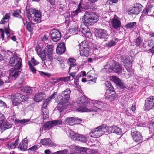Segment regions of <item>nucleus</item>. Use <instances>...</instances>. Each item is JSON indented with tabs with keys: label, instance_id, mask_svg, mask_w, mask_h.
I'll return each mask as SVG.
<instances>
[{
	"label": "nucleus",
	"instance_id": "obj_1",
	"mask_svg": "<svg viewBox=\"0 0 154 154\" xmlns=\"http://www.w3.org/2000/svg\"><path fill=\"white\" fill-rule=\"evenodd\" d=\"M27 16L30 21L37 23L41 22V12L35 9L31 8L27 11Z\"/></svg>",
	"mask_w": 154,
	"mask_h": 154
},
{
	"label": "nucleus",
	"instance_id": "obj_2",
	"mask_svg": "<svg viewBox=\"0 0 154 154\" xmlns=\"http://www.w3.org/2000/svg\"><path fill=\"white\" fill-rule=\"evenodd\" d=\"M54 46L52 45H47L46 47L42 51L41 59L44 61L45 64V60L49 61L53 60Z\"/></svg>",
	"mask_w": 154,
	"mask_h": 154
},
{
	"label": "nucleus",
	"instance_id": "obj_3",
	"mask_svg": "<svg viewBox=\"0 0 154 154\" xmlns=\"http://www.w3.org/2000/svg\"><path fill=\"white\" fill-rule=\"evenodd\" d=\"M84 23L86 26L92 25L98 20V17L95 13L86 12L84 15Z\"/></svg>",
	"mask_w": 154,
	"mask_h": 154
},
{
	"label": "nucleus",
	"instance_id": "obj_4",
	"mask_svg": "<svg viewBox=\"0 0 154 154\" xmlns=\"http://www.w3.org/2000/svg\"><path fill=\"white\" fill-rule=\"evenodd\" d=\"M106 125H103L93 129L90 133V136L93 137H100L106 132Z\"/></svg>",
	"mask_w": 154,
	"mask_h": 154
},
{
	"label": "nucleus",
	"instance_id": "obj_5",
	"mask_svg": "<svg viewBox=\"0 0 154 154\" xmlns=\"http://www.w3.org/2000/svg\"><path fill=\"white\" fill-rule=\"evenodd\" d=\"M27 99V97L25 95L19 93H17L11 95V100L13 105L17 106L21 102H24Z\"/></svg>",
	"mask_w": 154,
	"mask_h": 154
},
{
	"label": "nucleus",
	"instance_id": "obj_6",
	"mask_svg": "<svg viewBox=\"0 0 154 154\" xmlns=\"http://www.w3.org/2000/svg\"><path fill=\"white\" fill-rule=\"evenodd\" d=\"M131 134L133 140L137 144L142 143L143 141V138L141 133L137 131L136 129L133 128L131 129Z\"/></svg>",
	"mask_w": 154,
	"mask_h": 154
},
{
	"label": "nucleus",
	"instance_id": "obj_7",
	"mask_svg": "<svg viewBox=\"0 0 154 154\" xmlns=\"http://www.w3.org/2000/svg\"><path fill=\"white\" fill-rule=\"evenodd\" d=\"M71 91L69 88H67L59 94L57 99L61 100L62 102L67 103L69 100Z\"/></svg>",
	"mask_w": 154,
	"mask_h": 154
},
{
	"label": "nucleus",
	"instance_id": "obj_8",
	"mask_svg": "<svg viewBox=\"0 0 154 154\" xmlns=\"http://www.w3.org/2000/svg\"><path fill=\"white\" fill-rule=\"evenodd\" d=\"M81 47L80 50L81 56L88 57L90 53V49L88 42L84 41L82 42Z\"/></svg>",
	"mask_w": 154,
	"mask_h": 154
},
{
	"label": "nucleus",
	"instance_id": "obj_9",
	"mask_svg": "<svg viewBox=\"0 0 154 154\" xmlns=\"http://www.w3.org/2000/svg\"><path fill=\"white\" fill-rule=\"evenodd\" d=\"M21 61L20 58L14 55L11 58L9 63L11 66H15L14 68H17L18 69H20L22 66Z\"/></svg>",
	"mask_w": 154,
	"mask_h": 154
},
{
	"label": "nucleus",
	"instance_id": "obj_10",
	"mask_svg": "<svg viewBox=\"0 0 154 154\" xmlns=\"http://www.w3.org/2000/svg\"><path fill=\"white\" fill-rule=\"evenodd\" d=\"M77 105L80 108L85 109L90 104L87 98L84 96L79 97L76 102Z\"/></svg>",
	"mask_w": 154,
	"mask_h": 154
},
{
	"label": "nucleus",
	"instance_id": "obj_11",
	"mask_svg": "<svg viewBox=\"0 0 154 154\" xmlns=\"http://www.w3.org/2000/svg\"><path fill=\"white\" fill-rule=\"evenodd\" d=\"M91 105L93 107L91 109L90 111L97 112V110L104 106V103L98 100H92L91 102Z\"/></svg>",
	"mask_w": 154,
	"mask_h": 154
},
{
	"label": "nucleus",
	"instance_id": "obj_12",
	"mask_svg": "<svg viewBox=\"0 0 154 154\" xmlns=\"http://www.w3.org/2000/svg\"><path fill=\"white\" fill-rule=\"evenodd\" d=\"M143 6L140 3H136L134 6L130 8L129 14H137L141 11Z\"/></svg>",
	"mask_w": 154,
	"mask_h": 154
},
{
	"label": "nucleus",
	"instance_id": "obj_13",
	"mask_svg": "<svg viewBox=\"0 0 154 154\" xmlns=\"http://www.w3.org/2000/svg\"><path fill=\"white\" fill-rule=\"evenodd\" d=\"M65 120L66 124L71 126L75 124L82 122V121L81 119L74 117L66 118Z\"/></svg>",
	"mask_w": 154,
	"mask_h": 154
},
{
	"label": "nucleus",
	"instance_id": "obj_14",
	"mask_svg": "<svg viewBox=\"0 0 154 154\" xmlns=\"http://www.w3.org/2000/svg\"><path fill=\"white\" fill-rule=\"evenodd\" d=\"M51 38L52 41L57 42L59 41L61 38V33L57 29H53L51 31Z\"/></svg>",
	"mask_w": 154,
	"mask_h": 154
},
{
	"label": "nucleus",
	"instance_id": "obj_15",
	"mask_svg": "<svg viewBox=\"0 0 154 154\" xmlns=\"http://www.w3.org/2000/svg\"><path fill=\"white\" fill-rule=\"evenodd\" d=\"M145 107L148 110L153 108L154 107V96H150L147 98L145 101Z\"/></svg>",
	"mask_w": 154,
	"mask_h": 154
},
{
	"label": "nucleus",
	"instance_id": "obj_16",
	"mask_svg": "<svg viewBox=\"0 0 154 154\" xmlns=\"http://www.w3.org/2000/svg\"><path fill=\"white\" fill-rule=\"evenodd\" d=\"M106 132L108 133H115L119 134L121 133V130L120 128L116 126H112L107 127L106 125Z\"/></svg>",
	"mask_w": 154,
	"mask_h": 154
},
{
	"label": "nucleus",
	"instance_id": "obj_17",
	"mask_svg": "<svg viewBox=\"0 0 154 154\" xmlns=\"http://www.w3.org/2000/svg\"><path fill=\"white\" fill-rule=\"evenodd\" d=\"M111 80L116 83L117 86L121 89H123L126 87L125 86L122 82L121 80L116 76H112L111 77Z\"/></svg>",
	"mask_w": 154,
	"mask_h": 154
},
{
	"label": "nucleus",
	"instance_id": "obj_18",
	"mask_svg": "<svg viewBox=\"0 0 154 154\" xmlns=\"http://www.w3.org/2000/svg\"><path fill=\"white\" fill-rule=\"evenodd\" d=\"M97 37L100 39H106L108 38V34L107 31L102 29H99L97 32Z\"/></svg>",
	"mask_w": 154,
	"mask_h": 154
},
{
	"label": "nucleus",
	"instance_id": "obj_19",
	"mask_svg": "<svg viewBox=\"0 0 154 154\" xmlns=\"http://www.w3.org/2000/svg\"><path fill=\"white\" fill-rule=\"evenodd\" d=\"M17 68H11L9 71V75L13 80L15 79L19 75L20 71Z\"/></svg>",
	"mask_w": 154,
	"mask_h": 154
},
{
	"label": "nucleus",
	"instance_id": "obj_20",
	"mask_svg": "<svg viewBox=\"0 0 154 154\" xmlns=\"http://www.w3.org/2000/svg\"><path fill=\"white\" fill-rule=\"evenodd\" d=\"M66 50L65 44L63 42H61L58 44L56 51L58 54H61L65 52Z\"/></svg>",
	"mask_w": 154,
	"mask_h": 154
},
{
	"label": "nucleus",
	"instance_id": "obj_21",
	"mask_svg": "<svg viewBox=\"0 0 154 154\" xmlns=\"http://www.w3.org/2000/svg\"><path fill=\"white\" fill-rule=\"evenodd\" d=\"M2 121V122L0 123V129L2 133L5 130L10 128L11 127V125L8 122Z\"/></svg>",
	"mask_w": 154,
	"mask_h": 154
},
{
	"label": "nucleus",
	"instance_id": "obj_22",
	"mask_svg": "<svg viewBox=\"0 0 154 154\" xmlns=\"http://www.w3.org/2000/svg\"><path fill=\"white\" fill-rule=\"evenodd\" d=\"M122 67L118 63L114 61L113 72L119 75L122 72Z\"/></svg>",
	"mask_w": 154,
	"mask_h": 154
},
{
	"label": "nucleus",
	"instance_id": "obj_23",
	"mask_svg": "<svg viewBox=\"0 0 154 154\" xmlns=\"http://www.w3.org/2000/svg\"><path fill=\"white\" fill-rule=\"evenodd\" d=\"M46 97L45 94L43 92H40L36 94L34 97V100L36 102H39Z\"/></svg>",
	"mask_w": 154,
	"mask_h": 154
},
{
	"label": "nucleus",
	"instance_id": "obj_24",
	"mask_svg": "<svg viewBox=\"0 0 154 154\" xmlns=\"http://www.w3.org/2000/svg\"><path fill=\"white\" fill-rule=\"evenodd\" d=\"M112 27L115 29H117L122 26L120 21L117 18H114L112 21Z\"/></svg>",
	"mask_w": 154,
	"mask_h": 154
},
{
	"label": "nucleus",
	"instance_id": "obj_25",
	"mask_svg": "<svg viewBox=\"0 0 154 154\" xmlns=\"http://www.w3.org/2000/svg\"><path fill=\"white\" fill-rule=\"evenodd\" d=\"M28 142L26 138H25L20 144L18 148L21 150L25 151L27 149Z\"/></svg>",
	"mask_w": 154,
	"mask_h": 154
},
{
	"label": "nucleus",
	"instance_id": "obj_26",
	"mask_svg": "<svg viewBox=\"0 0 154 154\" xmlns=\"http://www.w3.org/2000/svg\"><path fill=\"white\" fill-rule=\"evenodd\" d=\"M114 61H112L105 66L104 69L108 72H111L113 71Z\"/></svg>",
	"mask_w": 154,
	"mask_h": 154
},
{
	"label": "nucleus",
	"instance_id": "obj_27",
	"mask_svg": "<svg viewBox=\"0 0 154 154\" xmlns=\"http://www.w3.org/2000/svg\"><path fill=\"white\" fill-rule=\"evenodd\" d=\"M9 78L7 76H3V72L0 71V85H3L4 82H9Z\"/></svg>",
	"mask_w": 154,
	"mask_h": 154
},
{
	"label": "nucleus",
	"instance_id": "obj_28",
	"mask_svg": "<svg viewBox=\"0 0 154 154\" xmlns=\"http://www.w3.org/2000/svg\"><path fill=\"white\" fill-rule=\"evenodd\" d=\"M41 143L43 145L52 146H55V144H53L52 141L49 138L43 139L41 140Z\"/></svg>",
	"mask_w": 154,
	"mask_h": 154
},
{
	"label": "nucleus",
	"instance_id": "obj_29",
	"mask_svg": "<svg viewBox=\"0 0 154 154\" xmlns=\"http://www.w3.org/2000/svg\"><path fill=\"white\" fill-rule=\"evenodd\" d=\"M54 126L52 121H48L44 124L43 126L41 127L40 129H42V130H44V131L48 130Z\"/></svg>",
	"mask_w": 154,
	"mask_h": 154
},
{
	"label": "nucleus",
	"instance_id": "obj_30",
	"mask_svg": "<svg viewBox=\"0 0 154 154\" xmlns=\"http://www.w3.org/2000/svg\"><path fill=\"white\" fill-rule=\"evenodd\" d=\"M135 105L133 104L131 108H127L125 111V113L128 116H130L135 113Z\"/></svg>",
	"mask_w": 154,
	"mask_h": 154
},
{
	"label": "nucleus",
	"instance_id": "obj_31",
	"mask_svg": "<svg viewBox=\"0 0 154 154\" xmlns=\"http://www.w3.org/2000/svg\"><path fill=\"white\" fill-rule=\"evenodd\" d=\"M118 39L116 38H113L112 40L106 44V45L108 47H111L114 46L118 42Z\"/></svg>",
	"mask_w": 154,
	"mask_h": 154
},
{
	"label": "nucleus",
	"instance_id": "obj_32",
	"mask_svg": "<svg viewBox=\"0 0 154 154\" xmlns=\"http://www.w3.org/2000/svg\"><path fill=\"white\" fill-rule=\"evenodd\" d=\"M90 73V72H87V78L88 79H90L89 80V81H91L94 83H95L97 79V75H94V76H93L91 75Z\"/></svg>",
	"mask_w": 154,
	"mask_h": 154
},
{
	"label": "nucleus",
	"instance_id": "obj_33",
	"mask_svg": "<svg viewBox=\"0 0 154 154\" xmlns=\"http://www.w3.org/2000/svg\"><path fill=\"white\" fill-rule=\"evenodd\" d=\"M58 103L57 105V107L59 111L60 112H61L64 109L65 107L64 104L66 103L62 102V101H61V100H58Z\"/></svg>",
	"mask_w": 154,
	"mask_h": 154
},
{
	"label": "nucleus",
	"instance_id": "obj_34",
	"mask_svg": "<svg viewBox=\"0 0 154 154\" xmlns=\"http://www.w3.org/2000/svg\"><path fill=\"white\" fill-rule=\"evenodd\" d=\"M70 135L71 138L73 140L78 141L80 134L71 131L70 132Z\"/></svg>",
	"mask_w": 154,
	"mask_h": 154
},
{
	"label": "nucleus",
	"instance_id": "obj_35",
	"mask_svg": "<svg viewBox=\"0 0 154 154\" xmlns=\"http://www.w3.org/2000/svg\"><path fill=\"white\" fill-rule=\"evenodd\" d=\"M11 14L8 13L5 14V16L2 18V20L0 21V24H4L7 22L10 18Z\"/></svg>",
	"mask_w": 154,
	"mask_h": 154
},
{
	"label": "nucleus",
	"instance_id": "obj_36",
	"mask_svg": "<svg viewBox=\"0 0 154 154\" xmlns=\"http://www.w3.org/2000/svg\"><path fill=\"white\" fill-rule=\"evenodd\" d=\"M78 8H80L81 10V12L83 9L87 10L90 8L89 3H87L86 4H84L81 3H79L78 7Z\"/></svg>",
	"mask_w": 154,
	"mask_h": 154
},
{
	"label": "nucleus",
	"instance_id": "obj_37",
	"mask_svg": "<svg viewBox=\"0 0 154 154\" xmlns=\"http://www.w3.org/2000/svg\"><path fill=\"white\" fill-rule=\"evenodd\" d=\"M18 140L17 139L14 142L12 143H9L8 144H6V146L8 148H10L11 149H14L16 146L18 145Z\"/></svg>",
	"mask_w": 154,
	"mask_h": 154
},
{
	"label": "nucleus",
	"instance_id": "obj_38",
	"mask_svg": "<svg viewBox=\"0 0 154 154\" xmlns=\"http://www.w3.org/2000/svg\"><path fill=\"white\" fill-rule=\"evenodd\" d=\"M86 26L85 25V24H82L80 25V29L81 30L82 32L84 35L85 34L88 32V31H90L89 29L88 28L87 26Z\"/></svg>",
	"mask_w": 154,
	"mask_h": 154
},
{
	"label": "nucleus",
	"instance_id": "obj_39",
	"mask_svg": "<svg viewBox=\"0 0 154 154\" xmlns=\"http://www.w3.org/2000/svg\"><path fill=\"white\" fill-rule=\"evenodd\" d=\"M21 90L23 92H26L27 94H31L32 93V91L31 88L29 87L26 86L21 89Z\"/></svg>",
	"mask_w": 154,
	"mask_h": 154
},
{
	"label": "nucleus",
	"instance_id": "obj_40",
	"mask_svg": "<svg viewBox=\"0 0 154 154\" xmlns=\"http://www.w3.org/2000/svg\"><path fill=\"white\" fill-rule=\"evenodd\" d=\"M68 65L69 66V70H70L71 68L76 65L75 60L72 59H69L68 61Z\"/></svg>",
	"mask_w": 154,
	"mask_h": 154
},
{
	"label": "nucleus",
	"instance_id": "obj_41",
	"mask_svg": "<svg viewBox=\"0 0 154 154\" xmlns=\"http://www.w3.org/2000/svg\"><path fill=\"white\" fill-rule=\"evenodd\" d=\"M116 97V95L115 94H112L111 95H109L106 96L105 99L106 100L109 101L113 100Z\"/></svg>",
	"mask_w": 154,
	"mask_h": 154
},
{
	"label": "nucleus",
	"instance_id": "obj_42",
	"mask_svg": "<svg viewBox=\"0 0 154 154\" xmlns=\"http://www.w3.org/2000/svg\"><path fill=\"white\" fill-rule=\"evenodd\" d=\"M20 13V11L19 10H17L14 11L13 13V15L15 17H18L19 18H21L24 25L25 26V24L24 22L23 19L22 18L21 16L19 15V14Z\"/></svg>",
	"mask_w": 154,
	"mask_h": 154
},
{
	"label": "nucleus",
	"instance_id": "obj_43",
	"mask_svg": "<svg viewBox=\"0 0 154 154\" xmlns=\"http://www.w3.org/2000/svg\"><path fill=\"white\" fill-rule=\"evenodd\" d=\"M153 6L152 5H149L146 8L148 12V16H151L153 14L154 10L153 9Z\"/></svg>",
	"mask_w": 154,
	"mask_h": 154
},
{
	"label": "nucleus",
	"instance_id": "obj_44",
	"mask_svg": "<svg viewBox=\"0 0 154 154\" xmlns=\"http://www.w3.org/2000/svg\"><path fill=\"white\" fill-rule=\"evenodd\" d=\"M33 25V23L31 22H28L27 23L26 28L29 32H32V31Z\"/></svg>",
	"mask_w": 154,
	"mask_h": 154
},
{
	"label": "nucleus",
	"instance_id": "obj_45",
	"mask_svg": "<svg viewBox=\"0 0 154 154\" xmlns=\"http://www.w3.org/2000/svg\"><path fill=\"white\" fill-rule=\"evenodd\" d=\"M134 42L135 45L137 46H139L142 44V40L140 37H138L136 39L134 40Z\"/></svg>",
	"mask_w": 154,
	"mask_h": 154
},
{
	"label": "nucleus",
	"instance_id": "obj_46",
	"mask_svg": "<svg viewBox=\"0 0 154 154\" xmlns=\"http://www.w3.org/2000/svg\"><path fill=\"white\" fill-rule=\"evenodd\" d=\"M87 140V138L86 137L82 135H80L78 141L83 143H86Z\"/></svg>",
	"mask_w": 154,
	"mask_h": 154
},
{
	"label": "nucleus",
	"instance_id": "obj_47",
	"mask_svg": "<svg viewBox=\"0 0 154 154\" xmlns=\"http://www.w3.org/2000/svg\"><path fill=\"white\" fill-rule=\"evenodd\" d=\"M80 12H81V10L80 8H78L76 10L71 12L70 17L71 18H73L75 16L77 15Z\"/></svg>",
	"mask_w": 154,
	"mask_h": 154
},
{
	"label": "nucleus",
	"instance_id": "obj_48",
	"mask_svg": "<svg viewBox=\"0 0 154 154\" xmlns=\"http://www.w3.org/2000/svg\"><path fill=\"white\" fill-rule=\"evenodd\" d=\"M71 32L74 34H76L78 33L80 31V29L79 28L78 26L75 27L73 28H72L70 29Z\"/></svg>",
	"mask_w": 154,
	"mask_h": 154
},
{
	"label": "nucleus",
	"instance_id": "obj_49",
	"mask_svg": "<svg viewBox=\"0 0 154 154\" xmlns=\"http://www.w3.org/2000/svg\"><path fill=\"white\" fill-rule=\"evenodd\" d=\"M4 30L6 35V38H7L10 36V33H11L12 30L8 28H5Z\"/></svg>",
	"mask_w": 154,
	"mask_h": 154
},
{
	"label": "nucleus",
	"instance_id": "obj_50",
	"mask_svg": "<svg viewBox=\"0 0 154 154\" xmlns=\"http://www.w3.org/2000/svg\"><path fill=\"white\" fill-rule=\"evenodd\" d=\"M52 121L54 126L57 125H61L62 122V120L61 119L53 120Z\"/></svg>",
	"mask_w": 154,
	"mask_h": 154
},
{
	"label": "nucleus",
	"instance_id": "obj_51",
	"mask_svg": "<svg viewBox=\"0 0 154 154\" xmlns=\"http://www.w3.org/2000/svg\"><path fill=\"white\" fill-rule=\"evenodd\" d=\"M136 24V22H130L126 25L125 26L128 28H133L135 26Z\"/></svg>",
	"mask_w": 154,
	"mask_h": 154
},
{
	"label": "nucleus",
	"instance_id": "obj_52",
	"mask_svg": "<svg viewBox=\"0 0 154 154\" xmlns=\"http://www.w3.org/2000/svg\"><path fill=\"white\" fill-rule=\"evenodd\" d=\"M15 121L16 123H20L21 124H23L28 122L29 121L28 119H23V120H19L16 119H15Z\"/></svg>",
	"mask_w": 154,
	"mask_h": 154
},
{
	"label": "nucleus",
	"instance_id": "obj_53",
	"mask_svg": "<svg viewBox=\"0 0 154 154\" xmlns=\"http://www.w3.org/2000/svg\"><path fill=\"white\" fill-rule=\"evenodd\" d=\"M15 52H11L9 51V50H7L5 52V55H6L5 56H7L8 57H8H10V56H12L13 55H14L15 53Z\"/></svg>",
	"mask_w": 154,
	"mask_h": 154
},
{
	"label": "nucleus",
	"instance_id": "obj_54",
	"mask_svg": "<svg viewBox=\"0 0 154 154\" xmlns=\"http://www.w3.org/2000/svg\"><path fill=\"white\" fill-rule=\"evenodd\" d=\"M70 79L71 77L70 76H68L66 77L60 78L59 79L60 81L65 82L70 80Z\"/></svg>",
	"mask_w": 154,
	"mask_h": 154
},
{
	"label": "nucleus",
	"instance_id": "obj_55",
	"mask_svg": "<svg viewBox=\"0 0 154 154\" xmlns=\"http://www.w3.org/2000/svg\"><path fill=\"white\" fill-rule=\"evenodd\" d=\"M29 61H30L32 65L34 66H36L39 63V62L35 60L34 57L32 58L31 60Z\"/></svg>",
	"mask_w": 154,
	"mask_h": 154
},
{
	"label": "nucleus",
	"instance_id": "obj_56",
	"mask_svg": "<svg viewBox=\"0 0 154 154\" xmlns=\"http://www.w3.org/2000/svg\"><path fill=\"white\" fill-rule=\"evenodd\" d=\"M28 64L29 66V68L30 69V70L33 73H35L36 72V70L34 67L33 66L31 63L30 61L28 62Z\"/></svg>",
	"mask_w": 154,
	"mask_h": 154
},
{
	"label": "nucleus",
	"instance_id": "obj_57",
	"mask_svg": "<svg viewBox=\"0 0 154 154\" xmlns=\"http://www.w3.org/2000/svg\"><path fill=\"white\" fill-rule=\"evenodd\" d=\"M111 91L112 92L113 91V87L110 85H109L107 87L106 92V94H109V93H110Z\"/></svg>",
	"mask_w": 154,
	"mask_h": 154
},
{
	"label": "nucleus",
	"instance_id": "obj_58",
	"mask_svg": "<svg viewBox=\"0 0 154 154\" xmlns=\"http://www.w3.org/2000/svg\"><path fill=\"white\" fill-rule=\"evenodd\" d=\"M49 99H46L45 100L43 104L42 108H45L47 109V106L48 104L49 103L50 101Z\"/></svg>",
	"mask_w": 154,
	"mask_h": 154
},
{
	"label": "nucleus",
	"instance_id": "obj_59",
	"mask_svg": "<svg viewBox=\"0 0 154 154\" xmlns=\"http://www.w3.org/2000/svg\"><path fill=\"white\" fill-rule=\"evenodd\" d=\"M69 150L71 152H75V150L78 149L77 147L75 145H71L69 148Z\"/></svg>",
	"mask_w": 154,
	"mask_h": 154
},
{
	"label": "nucleus",
	"instance_id": "obj_60",
	"mask_svg": "<svg viewBox=\"0 0 154 154\" xmlns=\"http://www.w3.org/2000/svg\"><path fill=\"white\" fill-rule=\"evenodd\" d=\"M147 15H148V12H147V10L146 8L143 10L141 17H143L144 16Z\"/></svg>",
	"mask_w": 154,
	"mask_h": 154
},
{
	"label": "nucleus",
	"instance_id": "obj_61",
	"mask_svg": "<svg viewBox=\"0 0 154 154\" xmlns=\"http://www.w3.org/2000/svg\"><path fill=\"white\" fill-rule=\"evenodd\" d=\"M124 63L126 64H129L130 65L131 64V61L129 58L128 57L125 58L124 60Z\"/></svg>",
	"mask_w": 154,
	"mask_h": 154
},
{
	"label": "nucleus",
	"instance_id": "obj_62",
	"mask_svg": "<svg viewBox=\"0 0 154 154\" xmlns=\"http://www.w3.org/2000/svg\"><path fill=\"white\" fill-rule=\"evenodd\" d=\"M36 51L37 52V54L38 55H40L41 58L42 51L41 49L39 48H37L36 49Z\"/></svg>",
	"mask_w": 154,
	"mask_h": 154
},
{
	"label": "nucleus",
	"instance_id": "obj_63",
	"mask_svg": "<svg viewBox=\"0 0 154 154\" xmlns=\"http://www.w3.org/2000/svg\"><path fill=\"white\" fill-rule=\"evenodd\" d=\"M60 66L63 69H66V67L67 66L66 65V63L65 62H64L63 63H60Z\"/></svg>",
	"mask_w": 154,
	"mask_h": 154
},
{
	"label": "nucleus",
	"instance_id": "obj_64",
	"mask_svg": "<svg viewBox=\"0 0 154 154\" xmlns=\"http://www.w3.org/2000/svg\"><path fill=\"white\" fill-rule=\"evenodd\" d=\"M0 35L1 36L2 40H3L4 38V32L2 29H0Z\"/></svg>",
	"mask_w": 154,
	"mask_h": 154
}]
</instances>
